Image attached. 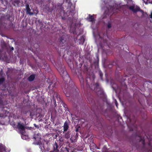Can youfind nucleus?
I'll return each mask as SVG.
<instances>
[{
	"mask_svg": "<svg viewBox=\"0 0 152 152\" xmlns=\"http://www.w3.org/2000/svg\"><path fill=\"white\" fill-rule=\"evenodd\" d=\"M95 77H87L86 78V81L87 84V85H89V83L88 82V80H90L91 79H92L93 80H94L95 79Z\"/></svg>",
	"mask_w": 152,
	"mask_h": 152,
	"instance_id": "obj_15",
	"label": "nucleus"
},
{
	"mask_svg": "<svg viewBox=\"0 0 152 152\" xmlns=\"http://www.w3.org/2000/svg\"><path fill=\"white\" fill-rule=\"evenodd\" d=\"M24 133H23V135L21 133V137L23 139L26 140V139L27 138H26V137H27L26 136L24 135Z\"/></svg>",
	"mask_w": 152,
	"mask_h": 152,
	"instance_id": "obj_24",
	"label": "nucleus"
},
{
	"mask_svg": "<svg viewBox=\"0 0 152 152\" xmlns=\"http://www.w3.org/2000/svg\"><path fill=\"white\" fill-rule=\"evenodd\" d=\"M129 8L130 10L132 11L134 13H135L138 11L142 12V10H141L140 8L136 6L135 7L134 6H131Z\"/></svg>",
	"mask_w": 152,
	"mask_h": 152,
	"instance_id": "obj_6",
	"label": "nucleus"
},
{
	"mask_svg": "<svg viewBox=\"0 0 152 152\" xmlns=\"http://www.w3.org/2000/svg\"><path fill=\"white\" fill-rule=\"evenodd\" d=\"M26 14H29L30 15H33V13L31 12V10L29 7V5L28 4H26Z\"/></svg>",
	"mask_w": 152,
	"mask_h": 152,
	"instance_id": "obj_8",
	"label": "nucleus"
},
{
	"mask_svg": "<svg viewBox=\"0 0 152 152\" xmlns=\"http://www.w3.org/2000/svg\"><path fill=\"white\" fill-rule=\"evenodd\" d=\"M79 44H80L83 45L85 41V39L84 37L83 36H82L79 39Z\"/></svg>",
	"mask_w": 152,
	"mask_h": 152,
	"instance_id": "obj_13",
	"label": "nucleus"
},
{
	"mask_svg": "<svg viewBox=\"0 0 152 152\" xmlns=\"http://www.w3.org/2000/svg\"><path fill=\"white\" fill-rule=\"evenodd\" d=\"M35 77H29L28 79L29 81H31L34 80Z\"/></svg>",
	"mask_w": 152,
	"mask_h": 152,
	"instance_id": "obj_20",
	"label": "nucleus"
},
{
	"mask_svg": "<svg viewBox=\"0 0 152 152\" xmlns=\"http://www.w3.org/2000/svg\"><path fill=\"white\" fill-rule=\"evenodd\" d=\"M3 103V101L2 100L0 99V104H2Z\"/></svg>",
	"mask_w": 152,
	"mask_h": 152,
	"instance_id": "obj_33",
	"label": "nucleus"
},
{
	"mask_svg": "<svg viewBox=\"0 0 152 152\" xmlns=\"http://www.w3.org/2000/svg\"><path fill=\"white\" fill-rule=\"evenodd\" d=\"M53 150L50 151V152H60L59 151V146L57 142H55V143L53 144ZM61 152H69L68 148H62L61 149Z\"/></svg>",
	"mask_w": 152,
	"mask_h": 152,
	"instance_id": "obj_3",
	"label": "nucleus"
},
{
	"mask_svg": "<svg viewBox=\"0 0 152 152\" xmlns=\"http://www.w3.org/2000/svg\"><path fill=\"white\" fill-rule=\"evenodd\" d=\"M94 88L93 89L92 88H91V90H95L97 91V94L99 95L101 98L104 97L105 95L104 91L100 87L98 83H96L94 85Z\"/></svg>",
	"mask_w": 152,
	"mask_h": 152,
	"instance_id": "obj_2",
	"label": "nucleus"
},
{
	"mask_svg": "<svg viewBox=\"0 0 152 152\" xmlns=\"http://www.w3.org/2000/svg\"><path fill=\"white\" fill-rule=\"evenodd\" d=\"M0 152H1V146L0 145Z\"/></svg>",
	"mask_w": 152,
	"mask_h": 152,
	"instance_id": "obj_35",
	"label": "nucleus"
},
{
	"mask_svg": "<svg viewBox=\"0 0 152 152\" xmlns=\"http://www.w3.org/2000/svg\"><path fill=\"white\" fill-rule=\"evenodd\" d=\"M150 18H152V12L151 13V15H150Z\"/></svg>",
	"mask_w": 152,
	"mask_h": 152,
	"instance_id": "obj_36",
	"label": "nucleus"
},
{
	"mask_svg": "<svg viewBox=\"0 0 152 152\" xmlns=\"http://www.w3.org/2000/svg\"><path fill=\"white\" fill-rule=\"evenodd\" d=\"M37 45V46H38V47H39V45H38V44H37H37H35V45Z\"/></svg>",
	"mask_w": 152,
	"mask_h": 152,
	"instance_id": "obj_42",
	"label": "nucleus"
},
{
	"mask_svg": "<svg viewBox=\"0 0 152 152\" xmlns=\"http://www.w3.org/2000/svg\"><path fill=\"white\" fill-rule=\"evenodd\" d=\"M75 131H76V132H78V128H77V129H76V130H75Z\"/></svg>",
	"mask_w": 152,
	"mask_h": 152,
	"instance_id": "obj_40",
	"label": "nucleus"
},
{
	"mask_svg": "<svg viewBox=\"0 0 152 152\" xmlns=\"http://www.w3.org/2000/svg\"><path fill=\"white\" fill-rule=\"evenodd\" d=\"M48 64L47 63H46L45 64H44V66L43 67V68H46L47 67H48Z\"/></svg>",
	"mask_w": 152,
	"mask_h": 152,
	"instance_id": "obj_30",
	"label": "nucleus"
},
{
	"mask_svg": "<svg viewBox=\"0 0 152 152\" xmlns=\"http://www.w3.org/2000/svg\"><path fill=\"white\" fill-rule=\"evenodd\" d=\"M54 97H55L56 99L58 101L60 102H61V99L58 95V94L57 92H55L54 94L53 95V96Z\"/></svg>",
	"mask_w": 152,
	"mask_h": 152,
	"instance_id": "obj_11",
	"label": "nucleus"
},
{
	"mask_svg": "<svg viewBox=\"0 0 152 152\" xmlns=\"http://www.w3.org/2000/svg\"><path fill=\"white\" fill-rule=\"evenodd\" d=\"M109 10L107 9V10L105 11L104 14V18L106 17L107 15H109Z\"/></svg>",
	"mask_w": 152,
	"mask_h": 152,
	"instance_id": "obj_18",
	"label": "nucleus"
},
{
	"mask_svg": "<svg viewBox=\"0 0 152 152\" xmlns=\"http://www.w3.org/2000/svg\"><path fill=\"white\" fill-rule=\"evenodd\" d=\"M139 137L140 138V141H142V144L144 145L145 144L144 139L142 138L140 136H139Z\"/></svg>",
	"mask_w": 152,
	"mask_h": 152,
	"instance_id": "obj_22",
	"label": "nucleus"
},
{
	"mask_svg": "<svg viewBox=\"0 0 152 152\" xmlns=\"http://www.w3.org/2000/svg\"><path fill=\"white\" fill-rule=\"evenodd\" d=\"M127 72H128V73H129V75H132V73H131L129 72V71H128V69H127Z\"/></svg>",
	"mask_w": 152,
	"mask_h": 152,
	"instance_id": "obj_34",
	"label": "nucleus"
},
{
	"mask_svg": "<svg viewBox=\"0 0 152 152\" xmlns=\"http://www.w3.org/2000/svg\"><path fill=\"white\" fill-rule=\"evenodd\" d=\"M87 19L88 21L92 22H94L95 20L94 16L90 14L88 15V16L87 18Z\"/></svg>",
	"mask_w": 152,
	"mask_h": 152,
	"instance_id": "obj_10",
	"label": "nucleus"
},
{
	"mask_svg": "<svg viewBox=\"0 0 152 152\" xmlns=\"http://www.w3.org/2000/svg\"><path fill=\"white\" fill-rule=\"evenodd\" d=\"M106 77V80L107 81V82H108V81H108V80H107V79H108L107 77Z\"/></svg>",
	"mask_w": 152,
	"mask_h": 152,
	"instance_id": "obj_38",
	"label": "nucleus"
},
{
	"mask_svg": "<svg viewBox=\"0 0 152 152\" xmlns=\"http://www.w3.org/2000/svg\"><path fill=\"white\" fill-rule=\"evenodd\" d=\"M96 58H97V61H94V64H97L98 63V61H99V56L98 55H96Z\"/></svg>",
	"mask_w": 152,
	"mask_h": 152,
	"instance_id": "obj_26",
	"label": "nucleus"
},
{
	"mask_svg": "<svg viewBox=\"0 0 152 152\" xmlns=\"http://www.w3.org/2000/svg\"><path fill=\"white\" fill-rule=\"evenodd\" d=\"M5 78L4 77H1L0 78V85L2 83L5 81Z\"/></svg>",
	"mask_w": 152,
	"mask_h": 152,
	"instance_id": "obj_21",
	"label": "nucleus"
},
{
	"mask_svg": "<svg viewBox=\"0 0 152 152\" xmlns=\"http://www.w3.org/2000/svg\"><path fill=\"white\" fill-rule=\"evenodd\" d=\"M37 135H35L34 137V143L36 145L40 146L42 145V143L40 140V137H36Z\"/></svg>",
	"mask_w": 152,
	"mask_h": 152,
	"instance_id": "obj_7",
	"label": "nucleus"
},
{
	"mask_svg": "<svg viewBox=\"0 0 152 152\" xmlns=\"http://www.w3.org/2000/svg\"><path fill=\"white\" fill-rule=\"evenodd\" d=\"M59 142H61L60 144H64V138L62 137H61L59 140Z\"/></svg>",
	"mask_w": 152,
	"mask_h": 152,
	"instance_id": "obj_19",
	"label": "nucleus"
},
{
	"mask_svg": "<svg viewBox=\"0 0 152 152\" xmlns=\"http://www.w3.org/2000/svg\"><path fill=\"white\" fill-rule=\"evenodd\" d=\"M99 74V76H103V74L101 70H99L98 71Z\"/></svg>",
	"mask_w": 152,
	"mask_h": 152,
	"instance_id": "obj_27",
	"label": "nucleus"
},
{
	"mask_svg": "<svg viewBox=\"0 0 152 152\" xmlns=\"http://www.w3.org/2000/svg\"><path fill=\"white\" fill-rule=\"evenodd\" d=\"M50 79V78H48V80L47 81V82L49 84V85L47 89H50L51 85L54 82L53 81L51 80Z\"/></svg>",
	"mask_w": 152,
	"mask_h": 152,
	"instance_id": "obj_12",
	"label": "nucleus"
},
{
	"mask_svg": "<svg viewBox=\"0 0 152 152\" xmlns=\"http://www.w3.org/2000/svg\"><path fill=\"white\" fill-rule=\"evenodd\" d=\"M59 39L60 43L64 44L65 42L66 39H65L64 36H63L61 37Z\"/></svg>",
	"mask_w": 152,
	"mask_h": 152,
	"instance_id": "obj_14",
	"label": "nucleus"
},
{
	"mask_svg": "<svg viewBox=\"0 0 152 152\" xmlns=\"http://www.w3.org/2000/svg\"><path fill=\"white\" fill-rule=\"evenodd\" d=\"M19 3V1L18 0H15L12 2V4L14 6H15V4H18Z\"/></svg>",
	"mask_w": 152,
	"mask_h": 152,
	"instance_id": "obj_23",
	"label": "nucleus"
},
{
	"mask_svg": "<svg viewBox=\"0 0 152 152\" xmlns=\"http://www.w3.org/2000/svg\"><path fill=\"white\" fill-rule=\"evenodd\" d=\"M14 50V48L13 47H12L11 48V50Z\"/></svg>",
	"mask_w": 152,
	"mask_h": 152,
	"instance_id": "obj_41",
	"label": "nucleus"
},
{
	"mask_svg": "<svg viewBox=\"0 0 152 152\" xmlns=\"http://www.w3.org/2000/svg\"><path fill=\"white\" fill-rule=\"evenodd\" d=\"M63 79L65 84L64 93L67 97H69L71 95V91H73L74 83L71 80L70 77H64Z\"/></svg>",
	"mask_w": 152,
	"mask_h": 152,
	"instance_id": "obj_1",
	"label": "nucleus"
},
{
	"mask_svg": "<svg viewBox=\"0 0 152 152\" xmlns=\"http://www.w3.org/2000/svg\"><path fill=\"white\" fill-rule=\"evenodd\" d=\"M115 105H116V106L117 107H118V102L116 99L115 100Z\"/></svg>",
	"mask_w": 152,
	"mask_h": 152,
	"instance_id": "obj_31",
	"label": "nucleus"
},
{
	"mask_svg": "<svg viewBox=\"0 0 152 152\" xmlns=\"http://www.w3.org/2000/svg\"><path fill=\"white\" fill-rule=\"evenodd\" d=\"M81 85L83 86L84 82V78L83 77H80L79 78Z\"/></svg>",
	"mask_w": 152,
	"mask_h": 152,
	"instance_id": "obj_17",
	"label": "nucleus"
},
{
	"mask_svg": "<svg viewBox=\"0 0 152 152\" xmlns=\"http://www.w3.org/2000/svg\"><path fill=\"white\" fill-rule=\"evenodd\" d=\"M34 126L36 128H39V126L38 125H37L36 124H34Z\"/></svg>",
	"mask_w": 152,
	"mask_h": 152,
	"instance_id": "obj_32",
	"label": "nucleus"
},
{
	"mask_svg": "<svg viewBox=\"0 0 152 152\" xmlns=\"http://www.w3.org/2000/svg\"><path fill=\"white\" fill-rule=\"evenodd\" d=\"M62 105L65 108H66L67 107V106L64 103L62 102Z\"/></svg>",
	"mask_w": 152,
	"mask_h": 152,
	"instance_id": "obj_28",
	"label": "nucleus"
},
{
	"mask_svg": "<svg viewBox=\"0 0 152 152\" xmlns=\"http://www.w3.org/2000/svg\"><path fill=\"white\" fill-rule=\"evenodd\" d=\"M70 137V132L68 131L64 135V137L66 139H68Z\"/></svg>",
	"mask_w": 152,
	"mask_h": 152,
	"instance_id": "obj_16",
	"label": "nucleus"
},
{
	"mask_svg": "<svg viewBox=\"0 0 152 152\" xmlns=\"http://www.w3.org/2000/svg\"><path fill=\"white\" fill-rule=\"evenodd\" d=\"M55 136H56V137H57V135L56 134V135H55Z\"/></svg>",
	"mask_w": 152,
	"mask_h": 152,
	"instance_id": "obj_44",
	"label": "nucleus"
},
{
	"mask_svg": "<svg viewBox=\"0 0 152 152\" xmlns=\"http://www.w3.org/2000/svg\"><path fill=\"white\" fill-rule=\"evenodd\" d=\"M57 70L60 73L61 76H67L69 75L64 65H59L58 67Z\"/></svg>",
	"mask_w": 152,
	"mask_h": 152,
	"instance_id": "obj_4",
	"label": "nucleus"
},
{
	"mask_svg": "<svg viewBox=\"0 0 152 152\" xmlns=\"http://www.w3.org/2000/svg\"><path fill=\"white\" fill-rule=\"evenodd\" d=\"M30 76H35V75H34V74H32V75H30Z\"/></svg>",
	"mask_w": 152,
	"mask_h": 152,
	"instance_id": "obj_39",
	"label": "nucleus"
},
{
	"mask_svg": "<svg viewBox=\"0 0 152 152\" xmlns=\"http://www.w3.org/2000/svg\"><path fill=\"white\" fill-rule=\"evenodd\" d=\"M125 76H127V75H126Z\"/></svg>",
	"mask_w": 152,
	"mask_h": 152,
	"instance_id": "obj_45",
	"label": "nucleus"
},
{
	"mask_svg": "<svg viewBox=\"0 0 152 152\" xmlns=\"http://www.w3.org/2000/svg\"><path fill=\"white\" fill-rule=\"evenodd\" d=\"M3 116V115L1 114L0 113V117H2Z\"/></svg>",
	"mask_w": 152,
	"mask_h": 152,
	"instance_id": "obj_37",
	"label": "nucleus"
},
{
	"mask_svg": "<svg viewBox=\"0 0 152 152\" xmlns=\"http://www.w3.org/2000/svg\"><path fill=\"white\" fill-rule=\"evenodd\" d=\"M4 74L3 71L2 69H1L0 71V76H3L4 75Z\"/></svg>",
	"mask_w": 152,
	"mask_h": 152,
	"instance_id": "obj_25",
	"label": "nucleus"
},
{
	"mask_svg": "<svg viewBox=\"0 0 152 152\" xmlns=\"http://www.w3.org/2000/svg\"><path fill=\"white\" fill-rule=\"evenodd\" d=\"M111 27V24L110 23H108V24H107V27L108 28H110Z\"/></svg>",
	"mask_w": 152,
	"mask_h": 152,
	"instance_id": "obj_29",
	"label": "nucleus"
},
{
	"mask_svg": "<svg viewBox=\"0 0 152 152\" xmlns=\"http://www.w3.org/2000/svg\"><path fill=\"white\" fill-rule=\"evenodd\" d=\"M64 132H66L69 128V126L67 121L65 122L64 125Z\"/></svg>",
	"mask_w": 152,
	"mask_h": 152,
	"instance_id": "obj_9",
	"label": "nucleus"
},
{
	"mask_svg": "<svg viewBox=\"0 0 152 152\" xmlns=\"http://www.w3.org/2000/svg\"><path fill=\"white\" fill-rule=\"evenodd\" d=\"M101 79L102 80V76H101Z\"/></svg>",
	"mask_w": 152,
	"mask_h": 152,
	"instance_id": "obj_43",
	"label": "nucleus"
},
{
	"mask_svg": "<svg viewBox=\"0 0 152 152\" xmlns=\"http://www.w3.org/2000/svg\"><path fill=\"white\" fill-rule=\"evenodd\" d=\"M17 127L20 130L21 133H22L23 135V133H25V126L24 124L21 122H19L17 125Z\"/></svg>",
	"mask_w": 152,
	"mask_h": 152,
	"instance_id": "obj_5",
	"label": "nucleus"
}]
</instances>
